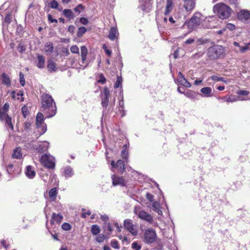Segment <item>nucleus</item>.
Segmentation results:
<instances>
[{
	"instance_id": "6e6552de",
	"label": "nucleus",
	"mask_w": 250,
	"mask_h": 250,
	"mask_svg": "<svg viewBox=\"0 0 250 250\" xmlns=\"http://www.w3.org/2000/svg\"><path fill=\"white\" fill-rule=\"evenodd\" d=\"M44 116L41 112H39L36 116V125L38 128H41V134L45 132L47 129L46 125L44 123Z\"/></svg>"
},
{
	"instance_id": "412c9836",
	"label": "nucleus",
	"mask_w": 250,
	"mask_h": 250,
	"mask_svg": "<svg viewBox=\"0 0 250 250\" xmlns=\"http://www.w3.org/2000/svg\"><path fill=\"white\" fill-rule=\"evenodd\" d=\"M185 2L184 7L187 11L191 10L195 6L194 0H183Z\"/></svg>"
},
{
	"instance_id": "37998d69",
	"label": "nucleus",
	"mask_w": 250,
	"mask_h": 250,
	"mask_svg": "<svg viewBox=\"0 0 250 250\" xmlns=\"http://www.w3.org/2000/svg\"><path fill=\"white\" fill-rule=\"evenodd\" d=\"M20 76V83L22 86H24L25 84L24 76V74L20 72L19 74Z\"/></svg>"
},
{
	"instance_id": "f03ea898",
	"label": "nucleus",
	"mask_w": 250,
	"mask_h": 250,
	"mask_svg": "<svg viewBox=\"0 0 250 250\" xmlns=\"http://www.w3.org/2000/svg\"><path fill=\"white\" fill-rule=\"evenodd\" d=\"M213 11L218 14L220 19H226L230 15L231 9L226 4L219 3L214 6Z\"/></svg>"
},
{
	"instance_id": "cd10ccee",
	"label": "nucleus",
	"mask_w": 250,
	"mask_h": 250,
	"mask_svg": "<svg viewBox=\"0 0 250 250\" xmlns=\"http://www.w3.org/2000/svg\"><path fill=\"white\" fill-rule=\"evenodd\" d=\"M153 209L156 211L159 215H162V211L160 209V204L158 202H153L152 204Z\"/></svg>"
},
{
	"instance_id": "1a4fd4ad",
	"label": "nucleus",
	"mask_w": 250,
	"mask_h": 250,
	"mask_svg": "<svg viewBox=\"0 0 250 250\" xmlns=\"http://www.w3.org/2000/svg\"><path fill=\"white\" fill-rule=\"evenodd\" d=\"M201 14L196 13L188 21V26L190 29H194L197 26L200 25L201 23Z\"/></svg>"
},
{
	"instance_id": "ddd939ff",
	"label": "nucleus",
	"mask_w": 250,
	"mask_h": 250,
	"mask_svg": "<svg viewBox=\"0 0 250 250\" xmlns=\"http://www.w3.org/2000/svg\"><path fill=\"white\" fill-rule=\"evenodd\" d=\"M112 185L114 186H120L124 187L125 186V180L123 177H120L113 174L111 176Z\"/></svg>"
},
{
	"instance_id": "603ef678",
	"label": "nucleus",
	"mask_w": 250,
	"mask_h": 250,
	"mask_svg": "<svg viewBox=\"0 0 250 250\" xmlns=\"http://www.w3.org/2000/svg\"><path fill=\"white\" fill-rule=\"evenodd\" d=\"M104 236L103 234H100L96 238V241L99 243L103 242L104 240Z\"/></svg>"
},
{
	"instance_id": "aec40b11",
	"label": "nucleus",
	"mask_w": 250,
	"mask_h": 250,
	"mask_svg": "<svg viewBox=\"0 0 250 250\" xmlns=\"http://www.w3.org/2000/svg\"><path fill=\"white\" fill-rule=\"evenodd\" d=\"M48 71L49 72H54L57 70V67L56 63L52 60H49L47 65Z\"/></svg>"
},
{
	"instance_id": "bf43d9fd",
	"label": "nucleus",
	"mask_w": 250,
	"mask_h": 250,
	"mask_svg": "<svg viewBox=\"0 0 250 250\" xmlns=\"http://www.w3.org/2000/svg\"><path fill=\"white\" fill-rule=\"evenodd\" d=\"M104 227L105 230H107L109 232H111L112 230V228L109 223L105 224Z\"/></svg>"
},
{
	"instance_id": "b1692460",
	"label": "nucleus",
	"mask_w": 250,
	"mask_h": 250,
	"mask_svg": "<svg viewBox=\"0 0 250 250\" xmlns=\"http://www.w3.org/2000/svg\"><path fill=\"white\" fill-rule=\"evenodd\" d=\"M64 175L66 178L71 177L73 175V169L69 166H66L63 167Z\"/></svg>"
},
{
	"instance_id": "e2e57ef3",
	"label": "nucleus",
	"mask_w": 250,
	"mask_h": 250,
	"mask_svg": "<svg viewBox=\"0 0 250 250\" xmlns=\"http://www.w3.org/2000/svg\"><path fill=\"white\" fill-rule=\"evenodd\" d=\"M226 101L227 103L233 102L236 101L237 99L235 98L234 97H229V98H227Z\"/></svg>"
},
{
	"instance_id": "ea45409f",
	"label": "nucleus",
	"mask_w": 250,
	"mask_h": 250,
	"mask_svg": "<svg viewBox=\"0 0 250 250\" xmlns=\"http://www.w3.org/2000/svg\"><path fill=\"white\" fill-rule=\"evenodd\" d=\"M9 116L6 113V112L2 111V109H0V120L3 121L8 117Z\"/></svg>"
},
{
	"instance_id": "5701e85b",
	"label": "nucleus",
	"mask_w": 250,
	"mask_h": 250,
	"mask_svg": "<svg viewBox=\"0 0 250 250\" xmlns=\"http://www.w3.org/2000/svg\"><path fill=\"white\" fill-rule=\"evenodd\" d=\"M200 91L203 95L202 97H210L212 96V89L209 87H203L200 90Z\"/></svg>"
},
{
	"instance_id": "c9c22d12",
	"label": "nucleus",
	"mask_w": 250,
	"mask_h": 250,
	"mask_svg": "<svg viewBox=\"0 0 250 250\" xmlns=\"http://www.w3.org/2000/svg\"><path fill=\"white\" fill-rule=\"evenodd\" d=\"M121 155L123 159H124L126 163L128 162V153L125 149H123L121 152Z\"/></svg>"
},
{
	"instance_id": "423d86ee",
	"label": "nucleus",
	"mask_w": 250,
	"mask_h": 250,
	"mask_svg": "<svg viewBox=\"0 0 250 250\" xmlns=\"http://www.w3.org/2000/svg\"><path fill=\"white\" fill-rule=\"evenodd\" d=\"M40 162L48 168H54L55 166V158L49 154H45L42 156Z\"/></svg>"
},
{
	"instance_id": "e433bc0d",
	"label": "nucleus",
	"mask_w": 250,
	"mask_h": 250,
	"mask_svg": "<svg viewBox=\"0 0 250 250\" xmlns=\"http://www.w3.org/2000/svg\"><path fill=\"white\" fill-rule=\"evenodd\" d=\"M49 6L53 9H57L59 6L58 1L56 0H52L49 3Z\"/></svg>"
},
{
	"instance_id": "bb28decb",
	"label": "nucleus",
	"mask_w": 250,
	"mask_h": 250,
	"mask_svg": "<svg viewBox=\"0 0 250 250\" xmlns=\"http://www.w3.org/2000/svg\"><path fill=\"white\" fill-rule=\"evenodd\" d=\"M81 57H82V61L81 62L83 64L84 63L86 59V56L87 54V49L85 46H82L81 47Z\"/></svg>"
},
{
	"instance_id": "473e14b6",
	"label": "nucleus",
	"mask_w": 250,
	"mask_h": 250,
	"mask_svg": "<svg viewBox=\"0 0 250 250\" xmlns=\"http://www.w3.org/2000/svg\"><path fill=\"white\" fill-rule=\"evenodd\" d=\"M99 227L97 225H92L91 227V232L93 235H97L100 232Z\"/></svg>"
},
{
	"instance_id": "20e7f679",
	"label": "nucleus",
	"mask_w": 250,
	"mask_h": 250,
	"mask_svg": "<svg viewBox=\"0 0 250 250\" xmlns=\"http://www.w3.org/2000/svg\"><path fill=\"white\" fill-rule=\"evenodd\" d=\"M134 213L138 216L141 220L146 221L149 223H152L153 221V217L143 210L139 206H135L134 208Z\"/></svg>"
},
{
	"instance_id": "774afa93",
	"label": "nucleus",
	"mask_w": 250,
	"mask_h": 250,
	"mask_svg": "<svg viewBox=\"0 0 250 250\" xmlns=\"http://www.w3.org/2000/svg\"><path fill=\"white\" fill-rule=\"evenodd\" d=\"M101 219L104 221L105 222H107L108 220V217L106 215H102L101 217Z\"/></svg>"
},
{
	"instance_id": "4468645a",
	"label": "nucleus",
	"mask_w": 250,
	"mask_h": 250,
	"mask_svg": "<svg viewBox=\"0 0 250 250\" xmlns=\"http://www.w3.org/2000/svg\"><path fill=\"white\" fill-rule=\"evenodd\" d=\"M104 97L102 100V106L105 108H106L108 105L109 102V97L110 95V92L107 87H104L103 90Z\"/></svg>"
},
{
	"instance_id": "c756f323",
	"label": "nucleus",
	"mask_w": 250,
	"mask_h": 250,
	"mask_svg": "<svg viewBox=\"0 0 250 250\" xmlns=\"http://www.w3.org/2000/svg\"><path fill=\"white\" fill-rule=\"evenodd\" d=\"M22 153H21V149L19 148H17L14 149L12 154V157L16 159H21L22 158Z\"/></svg>"
},
{
	"instance_id": "f8f14e48",
	"label": "nucleus",
	"mask_w": 250,
	"mask_h": 250,
	"mask_svg": "<svg viewBox=\"0 0 250 250\" xmlns=\"http://www.w3.org/2000/svg\"><path fill=\"white\" fill-rule=\"evenodd\" d=\"M111 165L112 167L111 170L114 168H117L118 171L120 174H123L125 171V164L124 162L121 160L117 161L116 163L114 161H112L111 162Z\"/></svg>"
},
{
	"instance_id": "c03bdc74",
	"label": "nucleus",
	"mask_w": 250,
	"mask_h": 250,
	"mask_svg": "<svg viewBox=\"0 0 250 250\" xmlns=\"http://www.w3.org/2000/svg\"><path fill=\"white\" fill-rule=\"evenodd\" d=\"M70 51L73 53L78 54L79 53V49L76 45H73L70 47Z\"/></svg>"
},
{
	"instance_id": "4d7b16f0",
	"label": "nucleus",
	"mask_w": 250,
	"mask_h": 250,
	"mask_svg": "<svg viewBox=\"0 0 250 250\" xmlns=\"http://www.w3.org/2000/svg\"><path fill=\"white\" fill-rule=\"evenodd\" d=\"M80 21L83 25H87L89 22L88 20L85 18H80Z\"/></svg>"
},
{
	"instance_id": "13d9d810",
	"label": "nucleus",
	"mask_w": 250,
	"mask_h": 250,
	"mask_svg": "<svg viewBox=\"0 0 250 250\" xmlns=\"http://www.w3.org/2000/svg\"><path fill=\"white\" fill-rule=\"evenodd\" d=\"M47 18H48V21L51 23H53V22L57 23L58 22V20L56 19H53L52 16L50 14L48 15Z\"/></svg>"
},
{
	"instance_id": "4c0bfd02",
	"label": "nucleus",
	"mask_w": 250,
	"mask_h": 250,
	"mask_svg": "<svg viewBox=\"0 0 250 250\" xmlns=\"http://www.w3.org/2000/svg\"><path fill=\"white\" fill-rule=\"evenodd\" d=\"M5 124L12 129L13 130L14 128V126L12 124L11 122V118L8 116L5 119Z\"/></svg>"
},
{
	"instance_id": "680f3d73",
	"label": "nucleus",
	"mask_w": 250,
	"mask_h": 250,
	"mask_svg": "<svg viewBox=\"0 0 250 250\" xmlns=\"http://www.w3.org/2000/svg\"><path fill=\"white\" fill-rule=\"evenodd\" d=\"M9 104L7 103H6L3 106L2 108H1L0 109H2V111H3L7 112L9 109Z\"/></svg>"
},
{
	"instance_id": "09e8293b",
	"label": "nucleus",
	"mask_w": 250,
	"mask_h": 250,
	"mask_svg": "<svg viewBox=\"0 0 250 250\" xmlns=\"http://www.w3.org/2000/svg\"><path fill=\"white\" fill-rule=\"evenodd\" d=\"M21 111L24 117H26L28 114V108L26 106H24L21 108Z\"/></svg>"
},
{
	"instance_id": "6e6d98bb",
	"label": "nucleus",
	"mask_w": 250,
	"mask_h": 250,
	"mask_svg": "<svg viewBox=\"0 0 250 250\" xmlns=\"http://www.w3.org/2000/svg\"><path fill=\"white\" fill-rule=\"evenodd\" d=\"M103 49L104 50L105 52L106 53V54L108 56H110L111 54H112V52L111 51L109 50V49H107V47L106 46V45L105 44H104L103 46Z\"/></svg>"
},
{
	"instance_id": "58836bf2",
	"label": "nucleus",
	"mask_w": 250,
	"mask_h": 250,
	"mask_svg": "<svg viewBox=\"0 0 250 250\" xmlns=\"http://www.w3.org/2000/svg\"><path fill=\"white\" fill-rule=\"evenodd\" d=\"M86 31V29L84 27H81L79 28L77 36L78 37H81L84 33H85Z\"/></svg>"
},
{
	"instance_id": "338daca9",
	"label": "nucleus",
	"mask_w": 250,
	"mask_h": 250,
	"mask_svg": "<svg viewBox=\"0 0 250 250\" xmlns=\"http://www.w3.org/2000/svg\"><path fill=\"white\" fill-rule=\"evenodd\" d=\"M226 27L230 30H233L235 29V26L231 23H228L226 25Z\"/></svg>"
},
{
	"instance_id": "2eb2a0df",
	"label": "nucleus",
	"mask_w": 250,
	"mask_h": 250,
	"mask_svg": "<svg viewBox=\"0 0 250 250\" xmlns=\"http://www.w3.org/2000/svg\"><path fill=\"white\" fill-rule=\"evenodd\" d=\"M177 81L180 84L186 87H190L191 86V84L187 81L184 76L181 72L178 73Z\"/></svg>"
},
{
	"instance_id": "393cba45",
	"label": "nucleus",
	"mask_w": 250,
	"mask_h": 250,
	"mask_svg": "<svg viewBox=\"0 0 250 250\" xmlns=\"http://www.w3.org/2000/svg\"><path fill=\"white\" fill-rule=\"evenodd\" d=\"M52 219L51 221L52 224H54L55 222L56 223H60L62 221V216L61 214L53 213L52 215Z\"/></svg>"
},
{
	"instance_id": "39448f33",
	"label": "nucleus",
	"mask_w": 250,
	"mask_h": 250,
	"mask_svg": "<svg viewBox=\"0 0 250 250\" xmlns=\"http://www.w3.org/2000/svg\"><path fill=\"white\" fill-rule=\"evenodd\" d=\"M157 237L155 229L152 228H147L144 231V241L147 244L153 243Z\"/></svg>"
},
{
	"instance_id": "3c124183",
	"label": "nucleus",
	"mask_w": 250,
	"mask_h": 250,
	"mask_svg": "<svg viewBox=\"0 0 250 250\" xmlns=\"http://www.w3.org/2000/svg\"><path fill=\"white\" fill-rule=\"evenodd\" d=\"M146 198L150 202H153V201H154V196L152 194L147 192L146 194Z\"/></svg>"
},
{
	"instance_id": "7ed1b4c3",
	"label": "nucleus",
	"mask_w": 250,
	"mask_h": 250,
	"mask_svg": "<svg viewBox=\"0 0 250 250\" xmlns=\"http://www.w3.org/2000/svg\"><path fill=\"white\" fill-rule=\"evenodd\" d=\"M224 49L222 46L215 45L208 48L207 51L208 56L212 60L217 59L224 57Z\"/></svg>"
},
{
	"instance_id": "49530a36",
	"label": "nucleus",
	"mask_w": 250,
	"mask_h": 250,
	"mask_svg": "<svg viewBox=\"0 0 250 250\" xmlns=\"http://www.w3.org/2000/svg\"><path fill=\"white\" fill-rule=\"evenodd\" d=\"M171 1L170 0H167V4L166 6L167 10L165 12L166 15L167 14L169 13V8H171Z\"/></svg>"
},
{
	"instance_id": "a211bd4d",
	"label": "nucleus",
	"mask_w": 250,
	"mask_h": 250,
	"mask_svg": "<svg viewBox=\"0 0 250 250\" xmlns=\"http://www.w3.org/2000/svg\"><path fill=\"white\" fill-rule=\"evenodd\" d=\"M25 173L26 176L30 179L33 178L36 175V172L34 168L31 166L26 167Z\"/></svg>"
},
{
	"instance_id": "7c9ffc66",
	"label": "nucleus",
	"mask_w": 250,
	"mask_h": 250,
	"mask_svg": "<svg viewBox=\"0 0 250 250\" xmlns=\"http://www.w3.org/2000/svg\"><path fill=\"white\" fill-rule=\"evenodd\" d=\"M119 111L121 113V116L123 117L125 115L124 113V102L123 97L120 100L119 103Z\"/></svg>"
},
{
	"instance_id": "dca6fc26",
	"label": "nucleus",
	"mask_w": 250,
	"mask_h": 250,
	"mask_svg": "<svg viewBox=\"0 0 250 250\" xmlns=\"http://www.w3.org/2000/svg\"><path fill=\"white\" fill-rule=\"evenodd\" d=\"M118 35L119 33L117 27L115 26L111 27L108 35V38L111 41H114L118 37Z\"/></svg>"
},
{
	"instance_id": "5fc2aeb1",
	"label": "nucleus",
	"mask_w": 250,
	"mask_h": 250,
	"mask_svg": "<svg viewBox=\"0 0 250 250\" xmlns=\"http://www.w3.org/2000/svg\"><path fill=\"white\" fill-rule=\"evenodd\" d=\"M250 92L248 90H239L237 91V94L239 95H248Z\"/></svg>"
},
{
	"instance_id": "052dcab7",
	"label": "nucleus",
	"mask_w": 250,
	"mask_h": 250,
	"mask_svg": "<svg viewBox=\"0 0 250 250\" xmlns=\"http://www.w3.org/2000/svg\"><path fill=\"white\" fill-rule=\"evenodd\" d=\"M105 81H106L105 78L104 77L103 74H101V75L100 76V79L98 80V82L102 84H104L105 83Z\"/></svg>"
},
{
	"instance_id": "c85d7f7f",
	"label": "nucleus",
	"mask_w": 250,
	"mask_h": 250,
	"mask_svg": "<svg viewBox=\"0 0 250 250\" xmlns=\"http://www.w3.org/2000/svg\"><path fill=\"white\" fill-rule=\"evenodd\" d=\"M54 47L52 43L46 42L44 45V51L46 54H51L53 52Z\"/></svg>"
},
{
	"instance_id": "a19ab883",
	"label": "nucleus",
	"mask_w": 250,
	"mask_h": 250,
	"mask_svg": "<svg viewBox=\"0 0 250 250\" xmlns=\"http://www.w3.org/2000/svg\"><path fill=\"white\" fill-rule=\"evenodd\" d=\"M131 248L134 250H140L141 249V246L137 242H134L131 244Z\"/></svg>"
},
{
	"instance_id": "8fccbe9b",
	"label": "nucleus",
	"mask_w": 250,
	"mask_h": 250,
	"mask_svg": "<svg viewBox=\"0 0 250 250\" xmlns=\"http://www.w3.org/2000/svg\"><path fill=\"white\" fill-rule=\"evenodd\" d=\"M239 49L241 52L244 53L248 50L250 49V47L247 44L244 46H240Z\"/></svg>"
},
{
	"instance_id": "6ab92c4d",
	"label": "nucleus",
	"mask_w": 250,
	"mask_h": 250,
	"mask_svg": "<svg viewBox=\"0 0 250 250\" xmlns=\"http://www.w3.org/2000/svg\"><path fill=\"white\" fill-rule=\"evenodd\" d=\"M2 83L9 87L11 85V79L9 76L5 73H3L1 76Z\"/></svg>"
},
{
	"instance_id": "69168bd1",
	"label": "nucleus",
	"mask_w": 250,
	"mask_h": 250,
	"mask_svg": "<svg viewBox=\"0 0 250 250\" xmlns=\"http://www.w3.org/2000/svg\"><path fill=\"white\" fill-rule=\"evenodd\" d=\"M18 49L19 52H22L25 50V48L21 43H20L18 47Z\"/></svg>"
},
{
	"instance_id": "f3484780",
	"label": "nucleus",
	"mask_w": 250,
	"mask_h": 250,
	"mask_svg": "<svg viewBox=\"0 0 250 250\" xmlns=\"http://www.w3.org/2000/svg\"><path fill=\"white\" fill-rule=\"evenodd\" d=\"M49 143L46 141L41 142L36 148V149L40 153L46 151L49 147Z\"/></svg>"
},
{
	"instance_id": "f257e3e1",
	"label": "nucleus",
	"mask_w": 250,
	"mask_h": 250,
	"mask_svg": "<svg viewBox=\"0 0 250 250\" xmlns=\"http://www.w3.org/2000/svg\"><path fill=\"white\" fill-rule=\"evenodd\" d=\"M41 111L44 113L46 118L54 116L57 112V107L54 99L48 94H43L42 96Z\"/></svg>"
},
{
	"instance_id": "9d476101",
	"label": "nucleus",
	"mask_w": 250,
	"mask_h": 250,
	"mask_svg": "<svg viewBox=\"0 0 250 250\" xmlns=\"http://www.w3.org/2000/svg\"><path fill=\"white\" fill-rule=\"evenodd\" d=\"M139 8L143 11L148 12L152 8V0H140Z\"/></svg>"
},
{
	"instance_id": "de8ad7c7",
	"label": "nucleus",
	"mask_w": 250,
	"mask_h": 250,
	"mask_svg": "<svg viewBox=\"0 0 250 250\" xmlns=\"http://www.w3.org/2000/svg\"><path fill=\"white\" fill-rule=\"evenodd\" d=\"M122 83V79L119 77H117V80L114 84V87L115 88H118Z\"/></svg>"
},
{
	"instance_id": "9b49d317",
	"label": "nucleus",
	"mask_w": 250,
	"mask_h": 250,
	"mask_svg": "<svg viewBox=\"0 0 250 250\" xmlns=\"http://www.w3.org/2000/svg\"><path fill=\"white\" fill-rule=\"evenodd\" d=\"M237 17L243 22H249L250 21V12L247 10H241L237 14Z\"/></svg>"
},
{
	"instance_id": "4be33fe9",
	"label": "nucleus",
	"mask_w": 250,
	"mask_h": 250,
	"mask_svg": "<svg viewBox=\"0 0 250 250\" xmlns=\"http://www.w3.org/2000/svg\"><path fill=\"white\" fill-rule=\"evenodd\" d=\"M38 62L37 66L39 68L42 69L44 67L45 65V58L41 55H37Z\"/></svg>"
},
{
	"instance_id": "2f4dec72",
	"label": "nucleus",
	"mask_w": 250,
	"mask_h": 250,
	"mask_svg": "<svg viewBox=\"0 0 250 250\" xmlns=\"http://www.w3.org/2000/svg\"><path fill=\"white\" fill-rule=\"evenodd\" d=\"M184 95L188 98L194 99L196 98V93L191 90H188L186 92L184 93Z\"/></svg>"
},
{
	"instance_id": "f704fd0d",
	"label": "nucleus",
	"mask_w": 250,
	"mask_h": 250,
	"mask_svg": "<svg viewBox=\"0 0 250 250\" xmlns=\"http://www.w3.org/2000/svg\"><path fill=\"white\" fill-rule=\"evenodd\" d=\"M57 195L56 188H52L49 192V195L50 198L55 199Z\"/></svg>"
},
{
	"instance_id": "a878e982",
	"label": "nucleus",
	"mask_w": 250,
	"mask_h": 250,
	"mask_svg": "<svg viewBox=\"0 0 250 250\" xmlns=\"http://www.w3.org/2000/svg\"><path fill=\"white\" fill-rule=\"evenodd\" d=\"M63 15L69 20L73 19L75 18V15L71 9H65L63 10Z\"/></svg>"
},
{
	"instance_id": "72a5a7b5",
	"label": "nucleus",
	"mask_w": 250,
	"mask_h": 250,
	"mask_svg": "<svg viewBox=\"0 0 250 250\" xmlns=\"http://www.w3.org/2000/svg\"><path fill=\"white\" fill-rule=\"evenodd\" d=\"M210 78L213 81H216V82L221 81V82H224L225 83H227V82H228L224 78H223V77H217V76H215V75L211 76Z\"/></svg>"
},
{
	"instance_id": "a18cd8bd",
	"label": "nucleus",
	"mask_w": 250,
	"mask_h": 250,
	"mask_svg": "<svg viewBox=\"0 0 250 250\" xmlns=\"http://www.w3.org/2000/svg\"><path fill=\"white\" fill-rule=\"evenodd\" d=\"M62 228L63 230H69L71 229V226L69 223H64L62 225Z\"/></svg>"
},
{
	"instance_id": "0e129e2a",
	"label": "nucleus",
	"mask_w": 250,
	"mask_h": 250,
	"mask_svg": "<svg viewBox=\"0 0 250 250\" xmlns=\"http://www.w3.org/2000/svg\"><path fill=\"white\" fill-rule=\"evenodd\" d=\"M11 21V15L10 14H7L4 18V22L7 23H10Z\"/></svg>"
},
{
	"instance_id": "79ce46f5",
	"label": "nucleus",
	"mask_w": 250,
	"mask_h": 250,
	"mask_svg": "<svg viewBox=\"0 0 250 250\" xmlns=\"http://www.w3.org/2000/svg\"><path fill=\"white\" fill-rule=\"evenodd\" d=\"M111 247L115 249H119L120 248L118 242L116 240H113L111 242Z\"/></svg>"
},
{
	"instance_id": "864d4df0",
	"label": "nucleus",
	"mask_w": 250,
	"mask_h": 250,
	"mask_svg": "<svg viewBox=\"0 0 250 250\" xmlns=\"http://www.w3.org/2000/svg\"><path fill=\"white\" fill-rule=\"evenodd\" d=\"M83 6L82 4H79L78 6H77L74 9V11L76 12H78L79 13H81V9H83Z\"/></svg>"
},
{
	"instance_id": "0eeeda50",
	"label": "nucleus",
	"mask_w": 250,
	"mask_h": 250,
	"mask_svg": "<svg viewBox=\"0 0 250 250\" xmlns=\"http://www.w3.org/2000/svg\"><path fill=\"white\" fill-rule=\"evenodd\" d=\"M124 226L125 228L133 236H136L138 234V230L135 225L133 224L132 221L129 219H126L124 220Z\"/></svg>"
}]
</instances>
